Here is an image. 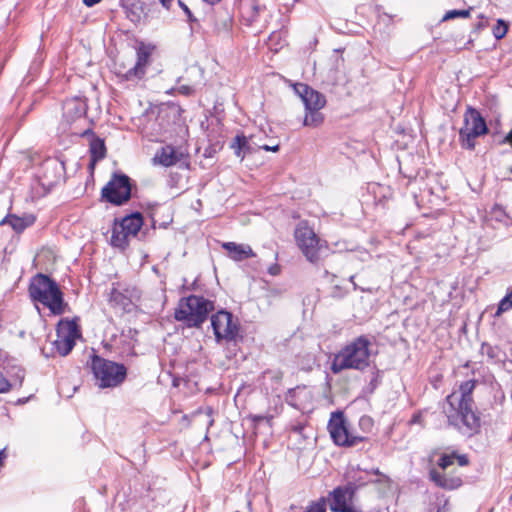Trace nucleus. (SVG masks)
<instances>
[{
    "label": "nucleus",
    "instance_id": "nucleus-33",
    "mask_svg": "<svg viewBox=\"0 0 512 512\" xmlns=\"http://www.w3.org/2000/svg\"><path fill=\"white\" fill-rule=\"evenodd\" d=\"M481 353L487 355L489 358L494 359L497 357V353L494 347L488 343H483L481 346Z\"/></svg>",
    "mask_w": 512,
    "mask_h": 512
},
{
    "label": "nucleus",
    "instance_id": "nucleus-36",
    "mask_svg": "<svg viewBox=\"0 0 512 512\" xmlns=\"http://www.w3.org/2000/svg\"><path fill=\"white\" fill-rule=\"evenodd\" d=\"M178 5L179 7L184 11V13L186 14L187 18H188V21L189 22H195L196 21V18L194 17V15L192 14L191 10L189 9V7L181 0H178Z\"/></svg>",
    "mask_w": 512,
    "mask_h": 512
},
{
    "label": "nucleus",
    "instance_id": "nucleus-37",
    "mask_svg": "<svg viewBox=\"0 0 512 512\" xmlns=\"http://www.w3.org/2000/svg\"><path fill=\"white\" fill-rule=\"evenodd\" d=\"M178 93L184 95V96H191L194 94L195 89L193 86L190 85H181L177 88Z\"/></svg>",
    "mask_w": 512,
    "mask_h": 512
},
{
    "label": "nucleus",
    "instance_id": "nucleus-14",
    "mask_svg": "<svg viewBox=\"0 0 512 512\" xmlns=\"http://www.w3.org/2000/svg\"><path fill=\"white\" fill-rule=\"evenodd\" d=\"M358 486L355 483H348L346 486L335 488L330 493V509L333 512H362L359 507L353 504Z\"/></svg>",
    "mask_w": 512,
    "mask_h": 512
},
{
    "label": "nucleus",
    "instance_id": "nucleus-43",
    "mask_svg": "<svg viewBox=\"0 0 512 512\" xmlns=\"http://www.w3.org/2000/svg\"><path fill=\"white\" fill-rule=\"evenodd\" d=\"M502 143H509V144H512V129L510 130V132L504 137V139L502 140Z\"/></svg>",
    "mask_w": 512,
    "mask_h": 512
},
{
    "label": "nucleus",
    "instance_id": "nucleus-11",
    "mask_svg": "<svg viewBox=\"0 0 512 512\" xmlns=\"http://www.w3.org/2000/svg\"><path fill=\"white\" fill-rule=\"evenodd\" d=\"M328 429L333 442L342 447H354L364 442L367 438L353 435L348 423L341 412L333 413L328 423Z\"/></svg>",
    "mask_w": 512,
    "mask_h": 512
},
{
    "label": "nucleus",
    "instance_id": "nucleus-30",
    "mask_svg": "<svg viewBox=\"0 0 512 512\" xmlns=\"http://www.w3.org/2000/svg\"><path fill=\"white\" fill-rule=\"evenodd\" d=\"M507 31L508 24L502 19H498L496 25L492 29V33L497 40L504 38Z\"/></svg>",
    "mask_w": 512,
    "mask_h": 512
},
{
    "label": "nucleus",
    "instance_id": "nucleus-9",
    "mask_svg": "<svg viewBox=\"0 0 512 512\" xmlns=\"http://www.w3.org/2000/svg\"><path fill=\"white\" fill-rule=\"evenodd\" d=\"M295 239L306 259L312 263L320 258L323 242L307 222H300L295 229Z\"/></svg>",
    "mask_w": 512,
    "mask_h": 512
},
{
    "label": "nucleus",
    "instance_id": "nucleus-28",
    "mask_svg": "<svg viewBox=\"0 0 512 512\" xmlns=\"http://www.w3.org/2000/svg\"><path fill=\"white\" fill-rule=\"evenodd\" d=\"M324 121V116L320 110H306L303 125L308 127H318Z\"/></svg>",
    "mask_w": 512,
    "mask_h": 512
},
{
    "label": "nucleus",
    "instance_id": "nucleus-4",
    "mask_svg": "<svg viewBox=\"0 0 512 512\" xmlns=\"http://www.w3.org/2000/svg\"><path fill=\"white\" fill-rule=\"evenodd\" d=\"M214 309L213 301L201 295H189L179 300L174 317L189 328H199Z\"/></svg>",
    "mask_w": 512,
    "mask_h": 512
},
{
    "label": "nucleus",
    "instance_id": "nucleus-20",
    "mask_svg": "<svg viewBox=\"0 0 512 512\" xmlns=\"http://www.w3.org/2000/svg\"><path fill=\"white\" fill-rule=\"evenodd\" d=\"M149 56V52L141 49L138 50L136 63L123 74V78L128 81L142 79L145 75V69L148 64Z\"/></svg>",
    "mask_w": 512,
    "mask_h": 512
},
{
    "label": "nucleus",
    "instance_id": "nucleus-24",
    "mask_svg": "<svg viewBox=\"0 0 512 512\" xmlns=\"http://www.w3.org/2000/svg\"><path fill=\"white\" fill-rule=\"evenodd\" d=\"M122 229L126 231L131 237H134L140 231L143 225V216L140 212H133L130 215H126L119 222Z\"/></svg>",
    "mask_w": 512,
    "mask_h": 512
},
{
    "label": "nucleus",
    "instance_id": "nucleus-50",
    "mask_svg": "<svg viewBox=\"0 0 512 512\" xmlns=\"http://www.w3.org/2000/svg\"><path fill=\"white\" fill-rule=\"evenodd\" d=\"M511 146H512V144H511Z\"/></svg>",
    "mask_w": 512,
    "mask_h": 512
},
{
    "label": "nucleus",
    "instance_id": "nucleus-21",
    "mask_svg": "<svg viewBox=\"0 0 512 512\" xmlns=\"http://www.w3.org/2000/svg\"><path fill=\"white\" fill-rule=\"evenodd\" d=\"M36 221L33 214H25L22 217L16 214H7L1 221L0 225H9L16 233H22L25 229L32 226Z\"/></svg>",
    "mask_w": 512,
    "mask_h": 512
},
{
    "label": "nucleus",
    "instance_id": "nucleus-32",
    "mask_svg": "<svg viewBox=\"0 0 512 512\" xmlns=\"http://www.w3.org/2000/svg\"><path fill=\"white\" fill-rule=\"evenodd\" d=\"M303 512H326V501L320 498L317 501L311 502Z\"/></svg>",
    "mask_w": 512,
    "mask_h": 512
},
{
    "label": "nucleus",
    "instance_id": "nucleus-41",
    "mask_svg": "<svg viewBox=\"0 0 512 512\" xmlns=\"http://www.w3.org/2000/svg\"><path fill=\"white\" fill-rule=\"evenodd\" d=\"M159 2L161 3L163 8H165L166 10H170L174 0H159Z\"/></svg>",
    "mask_w": 512,
    "mask_h": 512
},
{
    "label": "nucleus",
    "instance_id": "nucleus-31",
    "mask_svg": "<svg viewBox=\"0 0 512 512\" xmlns=\"http://www.w3.org/2000/svg\"><path fill=\"white\" fill-rule=\"evenodd\" d=\"M471 8L467 10H449L445 13V15L442 18V21H448L455 18H467L470 15Z\"/></svg>",
    "mask_w": 512,
    "mask_h": 512
},
{
    "label": "nucleus",
    "instance_id": "nucleus-5",
    "mask_svg": "<svg viewBox=\"0 0 512 512\" xmlns=\"http://www.w3.org/2000/svg\"><path fill=\"white\" fill-rule=\"evenodd\" d=\"M455 462L461 467L469 464V458L466 454H459L457 451H451L450 453H443L438 459L437 465L443 471L437 469H431L429 477L436 486L445 490H455L462 486L463 481L460 475L453 473H447L446 470L453 465Z\"/></svg>",
    "mask_w": 512,
    "mask_h": 512
},
{
    "label": "nucleus",
    "instance_id": "nucleus-6",
    "mask_svg": "<svg viewBox=\"0 0 512 512\" xmlns=\"http://www.w3.org/2000/svg\"><path fill=\"white\" fill-rule=\"evenodd\" d=\"M91 369L100 388H114L122 384L127 376L123 364L116 363L100 356L92 357Z\"/></svg>",
    "mask_w": 512,
    "mask_h": 512
},
{
    "label": "nucleus",
    "instance_id": "nucleus-13",
    "mask_svg": "<svg viewBox=\"0 0 512 512\" xmlns=\"http://www.w3.org/2000/svg\"><path fill=\"white\" fill-rule=\"evenodd\" d=\"M211 326L216 340L234 341L239 334V324L233 320V315L220 310L211 316Z\"/></svg>",
    "mask_w": 512,
    "mask_h": 512
},
{
    "label": "nucleus",
    "instance_id": "nucleus-39",
    "mask_svg": "<svg viewBox=\"0 0 512 512\" xmlns=\"http://www.w3.org/2000/svg\"><path fill=\"white\" fill-rule=\"evenodd\" d=\"M372 425V419L368 416L361 417L360 419V426H371Z\"/></svg>",
    "mask_w": 512,
    "mask_h": 512
},
{
    "label": "nucleus",
    "instance_id": "nucleus-15",
    "mask_svg": "<svg viewBox=\"0 0 512 512\" xmlns=\"http://www.w3.org/2000/svg\"><path fill=\"white\" fill-rule=\"evenodd\" d=\"M39 176L43 187L53 188L65 178V165L57 159H48L43 162Z\"/></svg>",
    "mask_w": 512,
    "mask_h": 512
},
{
    "label": "nucleus",
    "instance_id": "nucleus-18",
    "mask_svg": "<svg viewBox=\"0 0 512 512\" xmlns=\"http://www.w3.org/2000/svg\"><path fill=\"white\" fill-rule=\"evenodd\" d=\"M184 154L172 145L161 147L153 157V163L164 167H170L182 160Z\"/></svg>",
    "mask_w": 512,
    "mask_h": 512
},
{
    "label": "nucleus",
    "instance_id": "nucleus-19",
    "mask_svg": "<svg viewBox=\"0 0 512 512\" xmlns=\"http://www.w3.org/2000/svg\"><path fill=\"white\" fill-rule=\"evenodd\" d=\"M311 399L312 395L306 386L291 388L285 396L287 404L298 410H303Z\"/></svg>",
    "mask_w": 512,
    "mask_h": 512
},
{
    "label": "nucleus",
    "instance_id": "nucleus-29",
    "mask_svg": "<svg viewBox=\"0 0 512 512\" xmlns=\"http://www.w3.org/2000/svg\"><path fill=\"white\" fill-rule=\"evenodd\" d=\"M512 309V287L507 289L506 295L499 301L494 317H500Z\"/></svg>",
    "mask_w": 512,
    "mask_h": 512
},
{
    "label": "nucleus",
    "instance_id": "nucleus-1",
    "mask_svg": "<svg viewBox=\"0 0 512 512\" xmlns=\"http://www.w3.org/2000/svg\"><path fill=\"white\" fill-rule=\"evenodd\" d=\"M476 383L473 379L464 381L457 391L446 397L449 409L445 412L449 424L466 436L478 433L481 427L480 417L474 409L473 391Z\"/></svg>",
    "mask_w": 512,
    "mask_h": 512
},
{
    "label": "nucleus",
    "instance_id": "nucleus-42",
    "mask_svg": "<svg viewBox=\"0 0 512 512\" xmlns=\"http://www.w3.org/2000/svg\"><path fill=\"white\" fill-rule=\"evenodd\" d=\"M101 0H83V3L87 6V7H93L94 5H96L97 3H99Z\"/></svg>",
    "mask_w": 512,
    "mask_h": 512
},
{
    "label": "nucleus",
    "instance_id": "nucleus-17",
    "mask_svg": "<svg viewBox=\"0 0 512 512\" xmlns=\"http://www.w3.org/2000/svg\"><path fill=\"white\" fill-rule=\"evenodd\" d=\"M295 92L300 96L305 110H321L325 104V96L304 83L294 86Z\"/></svg>",
    "mask_w": 512,
    "mask_h": 512
},
{
    "label": "nucleus",
    "instance_id": "nucleus-34",
    "mask_svg": "<svg viewBox=\"0 0 512 512\" xmlns=\"http://www.w3.org/2000/svg\"><path fill=\"white\" fill-rule=\"evenodd\" d=\"M204 413L208 418V427L212 426L214 423V419L212 418V415L214 413V409L211 406H207L205 408H199L196 411V414Z\"/></svg>",
    "mask_w": 512,
    "mask_h": 512
},
{
    "label": "nucleus",
    "instance_id": "nucleus-46",
    "mask_svg": "<svg viewBox=\"0 0 512 512\" xmlns=\"http://www.w3.org/2000/svg\"><path fill=\"white\" fill-rule=\"evenodd\" d=\"M206 3L210 4V5H214L218 2H220L221 0H204Z\"/></svg>",
    "mask_w": 512,
    "mask_h": 512
},
{
    "label": "nucleus",
    "instance_id": "nucleus-26",
    "mask_svg": "<svg viewBox=\"0 0 512 512\" xmlns=\"http://www.w3.org/2000/svg\"><path fill=\"white\" fill-rule=\"evenodd\" d=\"M122 7L125 9L126 16L131 22H140L143 13L140 0H122Z\"/></svg>",
    "mask_w": 512,
    "mask_h": 512
},
{
    "label": "nucleus",
    "instance_id": "nucleus-38",
    "mask_svg": "<svg viewBox=\"0 0 512 512\" xmlns=\"http://www.w3.org/2000/svg\"><path fill=\"white\" fill-rule=\"evenodd\" d=\"M261 149L265 151H271V152H277L279 151L280 146L278 144L270 146V145H262L260 146Z\"/></svg>",
    "mask_w": 512,
    "mask_h": 512
},
{
    "label": "nucleus",
    "instance_id": "nucleus-40",
    "mask_svg": "<svg viewBox=\"0 0 512 512\" xmlns=\"http://www.w3.org/2000/svg\"><path fill=\"white\" fill-rule=\"evenodd\" d=\"M279 272H280V267L278 265H276V264L270 266L269 269H268V273L270 275H273V276L278 275Z\"/></svg>",
    "mask_w": 512,
    "mask_h": 512
},
{
    "label": "nucleus",
    "instance_id": "nucleus-49",
    "mask_svg": "<svg viewBox=\"0 0 512 512\" xmlns=\"http://www.w3.org/2000/svg\"><path fill=\"white\" fill-rule=\"evenodd\" d=\"M174 90H175V89H174V88H172V89L168 90V91H167V93H168V94H172Z\"/></svg>",
    "mask_w": 512,
    "mask_h": 512
},
{
    "label": "nucleus",
    "instance_id": "nucleus-3",
    "mask_svg": "<svg viewBox=\"0 0 512 512\" xmlns=\"http://www.w3.org/2000/svg\"><path fill=\"white\" fill-rule=\"evenodd\" d=\"M370 345L371 342L366 336L357 337L335 355L331 371L338 374L346 369L364 370L369 366Z\"/></svg>",
    "mask_w": 512,
    "mask_h": 512
},
{
    "label": "nucleus",
    "instance_id": "nucleus-7",
    "mask_svg": "<svg viewBox=\"0 0 512 512\" xmlns=\"http://www.w3.org/2000/svg\"><path fill=\"white\" fill-rule=\"evenodd\" d=\"M463 122V126L459 130L460 145L464 149L473 150L476 139L488 132L486 121L478 110L468 107Z\"/></svg>",
    "mask_w": 512,
    "mask_h": 512
},
{
    "label": "nucleus",
    "instance_id": "nucleus-48",
    "mask_svg": "<svg viewBox=\"0 0 512 512\" xmlns=\"http://www.w3.org/2000/svg\"><path fill=\"white\" fill-rule=\"evenodd\" d=\"M354 278H355V276H351V277H350V281L353 283L354 288L356 289V288H357V285L354 283Z\"/></svg>",
    "mask_w": 512,
    "mask_h": 512
},
{
    "label": "nucleus",
    "instance_id": "nucleus-44",
    "mask_svg": "<svg viewBox=\"0 0 512 512\" xmlns=\"http://www.w3.org/2000/svg\"><path fill=\"white\" fill-rule=\"evenodd\" d=\"M356 485H359L358 488H360L361 486L365 485L367 482L363 480V478L359 477V478H354V482Z\"/></svg>",
    "mask_w": 512,
    "mask_h": 512
},
{
    "label": "nucleus",
    "instance_id": "nucleus-23",
    "mask_svg": "<svg viewBox=\"0 0 512 512\" xmlns=\"http://www.w3.org/2000/svg\"><path fill=\"white\" fill-rule=\"evenodd\" d=\"M222 247L227 251L229 257L234 261H242L251 257L255 254L249 245L237 244L235 242H225Z\"/></svg>",
    "mask_w": 512,
    "mask_h": 512
},
{
    "label": "nucleus",
    "instance_id": "nucleus-25",
    "mask_svg": "<svg viewBox=\"0 0 512 512\" xmlns=\"http://www.w3.org/2000/svg\"><path fill=\"white\" fill-rule=\"evenodd\" d=\"M230 146L234 150L235 155L241 160H243L247 154L253 152L249 139L243 134L236 135Z\"/></svg>",
    "mask_w": 512,
    "mask_h": 512
},
{
    "label": "nucleus",
    "instance_id": "nucleus-35",
    "mask_svg": "<svg viewBox=\"0 0 512 512\" xmlns=\"http://www.w3.org/2000/svg\"><path fill=\"white\" fill-rule=\"evenodd\" d=\"M11 388L9 380L0 372V394L9 392Z\"/></svg>",
    "mask_w": 512,
    "mask_h": 512
},
{
    "label": "nucleus",
    "instance_id": "nucleus-16",
    "mask_svg": "<svg viewBox=\"0 0 512 512\" xmlns=\"http://www.w3.org/2000/svg\"><path fill=\"white\" fill-rule=\"evenodd\" d=\"M62 110L63 119L61 126L63 127V131H66L68 126H70L75 121L82 119L86 115L87 104L83 99L74 97L66 99L63 102Z\"/></svg>",
    "mask_w": 512,
    "mask_h": 512
},
{
    "label": "nucleus",
    "instance_id": "nucleus-45",
    "mask_svg": "<svg viewBox=\"0 0 512 512\" xmlns=\"http://www.w3.org/2000/svg\"><path fill=\"white\" fill-rule=\"evenodd\" d=\"M368 474H374V475H377V476H383V474L380 472V470L378 468H373L369 471H366Z\"/></svg>",
    "mask_w": 512,
    "mask_h": 512
},
{
    "label": "nucleus",
    "instance_id": "nucleus-10",
    "mask_svg": "<svg viewBox=\"0 0 512 512\" xmlns=\"http://www.w3.org/2000/svg\"><path fill=\"white\" fill-rule=\"evenodd\" d=\"M140 299V291L131 285L124 283L112 284L109 293V304L124 313H131L136 308V302Z\"/></svg>",
    "mask_w": 512,
    "mask_h": 512
},
{
    "label": "nucleus",
    "instance_id": "nucleus-22",
    "mask_svg": "<svg viewBox=\"0 0 512 512\" xmlns=\"http://www.w3.org/2000/svg\"><path fill=\"white\" fill-rule=\"evenodd\" d=\"M90 134L93 138L90 141V167L93 168L94 165L105 158L106 156V146L103 139L96 137L92 130L88 129L82 133L83 136Z\"/></svg>",
    "mask_w": 512,
    "mask_h": 512
},
{
    "label": "nucleus",
    "instance_id": "nucleus-27",
    "mask_svg": "<svg viewBox=\"0 0 512 512\" xmlns=\"http://www.w3.org/2000/svg\"><path fill=\"white\" fill-rule=\"evenodd\" d=\"M131 236L126 233L120 223H116L113 226L110 243L113 247L124 250L129 244V238Z\"/></svg>",
    "mask_w": 512,
    "mask_h": 512
},
{
    "label": "nucleus",
    "instance_id": "nucleus-2",
    "mask_svg": "<svg viewBox=\"0 0 512 512\" xmlns=\"http://www.w3.org/2000/svg\"><path fill=\"white\" fill-rule=\"evenodd\" d=\"M30 298L47 307L54 315H62L67 304L63 292L55 280L48 275L38 273L32 277L29 288Z\"/></svg>",
    "mask_w": 512,
    "mask_h": 512
},
{
    "label": "nucleus",
    "instance_id": "nucleus-8",
    "mask_svg": "<svg viewBox=\"0 0 512 512\" xmlns=\"http://www.w3.org/2000/svg\"><path fill=\"white\" fill-rule=\"evenodd\" d=\"M131 179L123 173H113L108 183L102 188V198L115 206H121L131 198Z\"/></svg>",
    "mask_w": 512,
    "mask_h": 512
},
{
    "label": "nucleus",
    "instance_id": "nucleus-12",
    "mask_svg": "<svg viewBox=\"0 0 512 512\" xmlns=\"http://www.w3.org/2000/svg\"><path fill=\"white\" fill-rule=\"evenodd\" d=\"M81 336L78 325L73 320H60L56 328V339L53 342L55 350L61 356H67L75 346V341Z\"/></svg>",
    "mask_w": 512,
    "mask_h": 512
},
{
    "label": "nucleus",
    "instance_id": "nucleus-47",
    "mask_svg": "<svg viewBox=\"0 0 512 512\" xmlns=\"http://www.w3.org/2000/svg\"><path fill=\"white\" fill-rule=\"evenodd\" d=\"M485 27V23L483 22H479L477 25H476V28L477 29H483Z\"/></svg>",
    "mask_w": 512,
    "mask_h": 512
}]
</instances>
